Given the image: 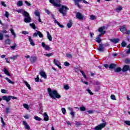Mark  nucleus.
Wrapping results in <instances>:
<instances>
[{
  "instance_id": "obj_1",
  "label": "nucleus",
  "mask_w": 130,
  "mask_h": 130,
  "mask_svg": "<svg viewBox=\"0 0 130 130\" xmlns=\"http://www.w3.org/2000/svg\"><path fill=\"white\" fill-rule=\"evenodd\" d=\"M47 90L48 93L50 97H51L52 99H56V98L57 99H59V98H60V95H59L58 93H57V91L56 90H52L50 88H48Z\"/></svg>"
},
{
  "instance_id": "obj_53",
  "label": "nucleus",
  "mask_w": 130,
  "mask_h": 130,
  "mask_svg": "<svg viewBox=\"0 0 130 130\" xmlns=\"http://www.w3.org/2000/svg\"><path fill=\"white\" fill-rule=\"evenodd\" d=\"M124 123H125V124H127V125H130V121H124Z\"/></svg>"
},
{
  "instance_id": "obj_6",
  "label": "nucleus",
  "mask_w": 130,
  "mask_h": 130,
  "mask_svg": "<svg viewBox=\"0 0 130 130\" xmlns=\"http://www.w3.org/2000/svg\"><path fill=\"white\" fill-rule=\"evenodd\" d=\"M42 47L45 48L46 50L49 51L51 50V48L49 47V46H48V45H46V44H45V43L44 42L42 43Z\"/></svg>"
},
{
  "instance_id": "obj_18",
  "label": "nucleus",
  "mask_w": 130,
  "mask_h": 130,
  "mask_svg": "<svg viewBox=\"0 0 130 130\" xmlns=\"http://www.w3.org/2000/svg\"><path fill=\"white\" fill-rule=\"evenodd\" d=\"M40 75L41 76V77H42L44 79H47V77L46 76V74H45V72H44L43 71H41L40 73Z\"/></svg>"
},
{
  "instance_id": "obj_12",
  "label": "nucleus",
  "mask_w": 130,
  "mask_h": 130,
  "mask_svg": "<svg viewBox=\"0 0 130 130\" xmlns=\"http://www.w3.org/2000/svg\"><path fill=\"white\" fill-rule=\"evenodd\" d=\"M2 99L3 100L6 101V102H9V101H10V95H8V96L4 95L2 96Z\"/></svg>"
},
{
  "instance_id": "obj_25",
  "label": "nucleus",
  "mask_w": 130,
  "mask_h": 130,
  "mask_svg": "<svg viewBox=\"0 0 130 130\" xmlns=\"http://www.w3.org/2000/svg\"><path fill=\"white\" fill-rule=\"evenodd\" d=\"M122 7H121V6H118L117 8L116 9V12H117V13H119L120 11H122Z\"/></svg>"
},
{
  "instance_id": "obj_43",
  "label": "nucleus",
  "mask_w": 130,
  "mask_h": 130,
  "mask_svg": "<svg viewBox=\"0 0 130 130\" xmlns=\"http://www.w3.org/2000/svg\"><path fill=\"white\" fill-rule=\"evenodd\" d=\"M111 99L112 100H116V98H115V95L114 94H111Z\"/></svg>"
},
{
  "instance_id": "obj_15",
  "label": "nucleus",
  "mask_w": 130,
  "mask_h": 130,
  "mask_svg": "<svg viewBox=\"0 0 130 130\" xmlns=\"http://www.w3.org/2000/svg\"><path fill=\"white\" fill-rule=\"evenodd\" d=\"M22 122H23V125L25 126V129L29 130L30 126H29V125H28V124L27 123V122H26V121H23Z\"/></svg>"
},
{
  "instance_id": "obj_20",
  "label": "nucleus",
  "mask_w": 130,
  "mask_h": 130,
  "mask_svg": "<svg viewBox=\"0 0 130 130\" xmlns=\"http://www.w3.org/2000/svg\"><path fill=\"white\" fill-rule=\"evenodd\" d=\"M44 119L45 121H48L49 119H48V115L46 113H45L44 114Z\"/></svg>"
},
{
  "instance_id": "obj_46",
  "label": "nucleus",
  "mask_w": 130,
  "mask_h": 130,
  "mask_svg": "<svg viewBox=\"0 0 130 130\" xmlns=\"http://www.w3.org/2000/svg\"><path fill=\"white\" fill-rule=\"evenodd\" d=\"M70 114H71V115H72V118H74V117H75V112H74V111L72 112H71Z\"/></svg>"
},
{
  "instance_id": "obj_30",
  "label": "nucleus",
  "mask_w": 130,
  "mask_h": 130,
  "mask_svg": "<svg viewBox=\"0 0 130 130\" xmlns=\"http://www.w3.org/2000/svg\"><path fill=\"white\" fill-rule=\"evenodd\" d=\"M16 46H17V44H14V45L13 46H10V48H11V49H12V50H15Z\"/></svg>"
},
{
  "instance_id": "obj_17",
  "label": "nucleus",
  "mask_w": 130,
  "mask_h": 130,
  "mask_svg": "<svg viewBox=\"0 0 130 130\" xmlns=\"http://www.w3.org/2000/svg\"><path fill=\"white\" fill-rule=\"evenodd\" d=\"M110 41H111V42H113V43H118V42L119 41V39H111L110 40Z\"/></svg>"
},
{
  "instance_id": "obj_60",
  "label": "nucleus",
  "mask_w": 130,
  "mask_h": 130,
  "mask_svg": "<svg viewBox=\"0 0 130 130\" xmlns=\"http://www.w3.org/2000/svg\"><path fill=\"white\" fill-rule=\"evenodd\" d=\"M125 62L126 63H130V59H126L125 60Z\"/></svg>"
},
{
  "instance_id": "obj_11",
  "label": "nucleus",
  "mask_w": 130,
  "mask_h": 130,
  "mask_svg": "<svg viewBox=\"0 0 130 130\" xmlns=\"http://www.w3.org/2000/svg\"><path fill=\"white\" fill-rule=\"evenodd\" d=\"M128 70H129V66H128V65H125L123 67V68L122 69V71L123 73H124L125 72H127V71H128Z\"/></svg>"
},
{
  "instance_id": "obj_2",
  "label": "nucleus",
  "mask_w": 130,
  "mask_h": 130,
  "mask_svg": "<svg viewBox=\"0 0 130 130\" xmlns=\"http://www.w3.org/2000/svg\"><path fill=\"white\" fill-rule=\"evenodd\" d=\"M23 16L25 17L24 21L25 23H30L31 22V17H30V14L28 13L26 11H24L23 13H22Z\"/></svg>"
},
{
  "instance_id": "obj_26",
  "label": "nucleus",
  "mask_w": 130,
  "mask_h": 130,
  "mask_svg": "<svg viewBox=\"0 0 130 130\" xmlns=\"http://www.w3.org/2000/svg\"><path fill=\"white\" fill-rule=\"evenodd\" d=\"M121 71H122V69L120 67H118L114 70V72L115 73H119Z\"/></svg>"
},
{
  "instance_id": "obj_13",
  "label": "nucleus",
  "mask_w": 130,
  "mask_h": 130,
  "mask_svg": "<svg viewBox=\"0 0 130 130\" xmlns=\"http://www.w3.org/2000/svg\"><path fill=\"white\" fill-rule=\"evenodd\" d=\"M54 63H55V64L57 66V67H58L59 69H61V66H60V62H59V61L56 60L55 59H54Z\"/></svg>"
},
{
  "instance_id": "obj_50",
  "label": "nucleus",
  "mask_w": 130,
  "mask_h": 130,
  "mask_svg": "<svg viewBox=\"0 0 130 130\" xmlns=\"http://www.w3.org/2000/svg\"><path fill=\"white\" fill-rule=\"evenodd\" d=\"M64 89H65V90H69V89H70V86L68 85H65L64 86Z\"/></svg>"
},
{
  "instance_id": "obj_39",
  "label": "nucleus",
  "mask_w": 130,
  "mask_h": 130,
  "mask_svg": "<svg viewBox=\"0 0 130 130\" xmlns=\"http://www.w3.org/2000/svg\"><path fill=\"white\" fill-rule=\"evenodd\" d=\"M38 35L40 37V38H43V34L41 33L40 31H38Z\"/></svg>"
},
{
  "instance_id": "obj_63",
  "label": "nucleus",
  "mask_w": 130,
  "mask_h": 130,
  "mask_svg": "<svg viewBox=\"0 0 130 130\" xmlns=\"http://www.w3.org/2000/svg\"><path fill=\"white\" fill-rule=\"evenodd\" d=\"M125 34H126L127 35H129V34H130V30H127V29H126V32L125 33Z\"/></svg>"
},
{
  "instance_id": "obj_61",
  "label": "nucleus",
  "mask_w": 130,
  "mask_h": 130,
  "mask_svg": "<svg viewBox=\"0 0 130 130\" xmlns=\"http://www.w3.org/2000/svg\"><path fill=\"white\" fill-rule=\"evenodd\" d=\"M95 85H97V86H99L100 85V82L98 81H96L94 83Z\"/></svg>"
},
{
  "instance_id": "obj_64",
  "label": "nucleus",
  "mask_w": 130,
  "mask_h": 130,
  "mask_svg": "<svg viewBox=\"0 0 130 130\" xmlns=\"http://www.w3.org/2000/svg\"><path fill=\"white\" fill-rule=\"evenodd\" d=\"M129 49H128V50L126 51V54H129V53H130V47H129Z\"/></svg>"
},
{
  "instance_id": "obj_41",
  "label": "nucleus",
  "mask_w": 130,
  "mask_h": 130,
  "mask_svg": "<svg viewBox=\"0 0 130 130\" xmlns=\"http://www.w3.org/2000/svg\"><path fill=\"white\" fill-rule=\"evenodd\" d=\"M35 15L37 16V17H40V13H39V12L37 11H36L35 12Z\"/></svg>"
},
{
  "instance_id": "obj_21",
  "label": "nucleus",
  "mask_w": 130,
  "mask_h": 130,
  "mask_svg": "<svg viewBox=\"0 0 130 130\" xmlns=\"http://www.w3.org/2000/svg\"><path fill=\"white\" fill-rule=\"evenodd\" d=\"M47 34L48 39L49 41H51L52 40V37H51V35H50V34L48 31H47Z\"/></svg>"
},
{
  "instance_id": "obj_35",
  "label": "nucleus",
  "mask_w": 130,
  "mask_h": 130,
  "mask_svg": "<svg viewBox=\"0 0 130 130\" xmlns=\"http://www.w3.org/2000/svg\"><path fill=\"white\" fill-rule=\"evenodd\" d=\"M5 43L6 44H11V40L7 39L5 40Z\"/></svg>"
},
{
  "instance_id": "obj_8",
  "label": "nucleus",
  "mask_w": 130,
  "mask_h": 130,
  "mask_svg": "<svg viewBox=\"0 0 130 130\" xmlns=\"http://www.w3.org/2000/svg\"><path fill=\"white\" fill-rule=\"evenodd\" d=\"M104 45L100 44L99 47L97 48L98 50L100 52H103L104 51Z\"/></svg>"
},
{
  "instance_id": "obj_32",
  "label": "nucleus",
  "mask_w": 130,
  "mask_h": 130,
  "mask_svg": "<svg viewBox=\"0 0 130 130\" xmlns=\"http://www.w3.org/2000/svg\"><path fill=\"white\" fill-rule=\"evenodd\" d=\"M24 83L25 84L26 87H27V88L29 89V90H31V87H30L29 83H28V82L26 81H24Z\"/></svg>"
},
{
  "instance_id": "obj_52",
  "label": "nucleus",
  "mask_w": 130,
  "mask_h": 130,
  "mask_svg": "<svg viewBox=\"0 0 130 130\" xmlns=\"http://www.w3.org/2000/svg\"><path fill=\"white\" fill-rule=\"evenodd\" d=\"M90 19L91 20H95V19H96V16H95V15H91L90 16Z\"/></svg>"
},
{
  "instance_id": "obj_38",
  "label": "nucleus",
  "mask_w": 130,
  "mask_h": 130,
  "mask_svg": "<svg viewBox=\"0 0 130 130\" xmlns=\"http://www.w3.org/2000/svg\"><path fill=\"white\" fill-rule=\"evenodd\" d=\"M30 27H31V28H32V29H34L35 30V29H36V26H35V24L34 23H30L29 24Z\"/></svg>"
},
{
  "instance_id": "obj_4",
  "label": "nucleus",
  "mask_w": 130,
  "mask_h": 130,
  "mask_svg": "<svg viewBox=\"0 0 130 130\" xmlns=\"http://www.w3.org/2000/svg\"><path fill=\"white\" fill-rule=\"evenodd\" d=\"M69 10L68 7L65 6H62L61 8L59 9V11L61 14H62L63 16H64L67 14V10Z\"/></svg>"
},
{
  "instance_id": "obj_29",
  "label": "nucleus",
  "mask_w": 130,
  "mask_h": 130,
  "mask_svg": "<svg viewBox=\"0 0 130 130\" xmlns=\"http://www.w3.org/2000/svg\"><path fill=\"white\" fill-rule=\"evenodd\" d=\"M5 79L9 83V84H15L14 82L12 81L10 79H9L8 77H6Z\"/></svg>"
},
{
  "instance_id": "obj_51",
  "label": "nucleus",
  "mask_w": 130,
  "mask_h": 130,
  "mask_svg": "<svg viewBox=\"0 0 130 130\" xmlns=\"http://www.w3.org/2000/svg\"><path fill=\"white\" fill-rule=\"evenodd\" d=\"M103 30H104V27H100V28H99V32H103Z\"/></svg>"
},
{
  "instance_id": "obj_59",
  "label": "nucleus",
  "mask_w": 130,
  "mask_h": 130,
  "mask_svg": "<svg viewBox=\"0 0 130 130\" xmlns=\"http://www.w3.org/2000/svg\"><path fill=\"white\" fill-rule=\"evenodd\" d=\"M24 3L26 4V6H28V7H30L31 6V4L29 3L27 1H25Z\"/></svg>"
},
{
  "instance_id": "obj_54",
  "label": "nucleus",
  "mask_w": 130,
  "mask_h": 130,
  "mask_svg": "<svg viewBox=\"0 0 130 130\" xmlns=\"http://www.w3.org/2000/svg\"><path fill=\"white\" fill-rule=\"evenodd\" d=\"M64 66H65V67H69V66H70V63H69L68 61H66L64 63Z\"/></svg>"
},
{
  "instance_id": "obj_42",
  "label": "nucleus",
  "mask_w": 130,
  "mask_h": 130,
  "mask_svg": "<svg viewBox=\"0 0 130 130\" xmlns=\"http://www.w3.org/2000/svg\"><path fill=\"white\" fill-rule=\"evenodd\" d=\"M122 47H125L126 46V43L124 41H123L121 43Z\"/></svg>"
},
{
  "instance_id": "obj_58",
  "label": "nucleus",
  "mask_w": 130,
  "mask_h": 130,
  "mask_svg": "<svg viewBox=\"0 0 130 130\" xmlns=\"http://www.w3.org/2000/svg\"><path fill=\"white\" fill-rule=\"evenodd\" d=\"M9 16H10V14H9V13L8 12V11H6V13H5V17L6 18H9Z\"/></svg>"
},
{
  "instance_id": "obj_24",
  "label": "nucleus",
  "mask_w": 130,
  "mask_h": 130,
  "mask_svg": "<svg viewBox=\"0 0 130 130\" xmlns=\"http://www.w3.org/2000/svg\"><path fill=\"white\" fill-rule=\"evenodd\" d=\"M17 5L18 7H22L23 6V1H18L17 3Z\"/></svg>"
},
{
  "instance_id": "obj_5",
  "label": "nucleus",
  "mask_w": 130,
  "mask_h": 130,
  "mask_svg": "<svg viewBox=\"0 0 130 130\" xmlns=\"http://www.w3.org/2000/svg\"><path fill=\"white\" fill-rule=\"evenodd\" d=\"M105 125H106V123H103L100 124V125L96 126L94 129V130H101L103 127H105Z\"/></svg>"
},
{
  "instance_id": "obj_31",
  "label": "nucleus",
  "mask_w": 130,
  "mask_h": 130,
  "mask_svg": "<svg viewBox=\"0 0 130 130\" xmlns=\"http://www.w3.org/2000/svg\"><path fill=\"white\" fill-rule=\"evenodd\" d=\"M53 55V53H49L44 54L45 56H47L48 57H50V56H52Z\"/></svg>"
},
{
  "instance_id": "obj_40",
  "label": "nucleus",
  "mask_w": 130,
  "mask_h": 130,
  "mask_svg": "<svg viewBox=\"0 0 130 130\" xmlns=\"http://www.w3.org/2000/svg\"><path fill=\"white\" fill-rule=\"evenodd\" d=\"M1 92L3 93V94H7V93H8V91L6 89H1Z\"/></svg>"
},
{
  "instance_id": "obj_14",
  "label": "nucleus",
  "mask_w": 130,
  "mask_h": 130,
  "mask_svg": "<svg viewBox=\"0 0 130 130\" xmlns=\"http://www.w3.org/2000/svg\"><path fill=\"white\" fill-rule=\"evenodd\" d=\"M28 41L30 42V45H32V46H35V43H34V41L32 40L31 36H28Z\"/></svg>"
},
{
  "instance_id": "obj_27",
  "label": "nucleus",
  "mask_w": 130,
  "mask_h": 130,
  "mask_svg": "<svg viewBox=\"0 0 130 130\" xmlns=\"http://www.w3.org/2000/svg\"><path fill=\"white\" fill-rule=\"evenodd\" d=\"M18 57H19V55H16L10 57V59H13V60H15V59H16L17 58H18Z\"/></svg>"
},
{
  "instance_id": "obj_34",
  "label": "nucleus",
  "mask_w": 130,
  "mask_h": 130,
  "mask_svg": "<svg viewBox=\"0 0 130 130\" xmlns=\"http://www.w3.org/2000/svg\"><path fill=\"white\" fill-rule=\"evenodd\" d=\"M23 107L24 108H25V109H27V110H29V106L27 104H23Z\"/></svg>"
},
{
  "instance_id": "obj_62",
  "label": "nucleus",
  "mask_w": 130,
  "mask_h": 130,
  "mask_svg": "<svg viewBox=\"0 0 130 130\" xmlns=\"http://www.w3.org/2000/svg\"><path fill=\"white\" fill-rule=\"evenodd\" d=\"M67 57H68L69 58H72V54H67Z\"/></svg>"
},
{
  "instance_id": "obj_28",
  "label": "nucleus",
  "mask_w": 130,
  "mask_h": 130,
  "mask_svg": "<svg viewBox=\"0 0 130 130\" xmlns=\"http://www.w3.org/2000/svg\"><path fill=\"white\" fill-rule=\"evenodd\" d=\"M115 67H116V64H115L114 63H111L109 65V68L112 69H114V68H115Z\"/></svg>"
},
{
  "instance_id": "obj_16",
  "label": "nucleus",
  "mask_w": 130,
  "mask_h": 130,
  "mask_svg": "<svg viewBox=\"0 0 130 130\" xmlns=\"http://www.w3.org/2000/svg\"><path fill=\"white\" fill-rule=\"evenodd\" d=\"M82 0H74L75 6H77L78 8H81V6H80L79 3H80V2H82Z\"/></svg>"
},
{
  "instance_id": "obj_36",
  "label": "nucleus",
  "mask_w": 130,
  "mask_h": 130,
  "mask_svg": "<svg viewBox=\"0 0 130 130\" xmlns=\"http://www.w3.org/2000/svg\"><path fill=\"white\" fill-rule=\"evenodd\" d=\"M95 41L98 43H101V39L100 38H95Z\"/></svg>"
},
{
  "instance_id": "obj_3",
  "label": "nucleus",
  "mask_w": 130,
  "mask_h": 130,
  "mask_svg": "<svg viewBox=\"0 0 130 130\" xmlns=\"http://www.w3.org/2000/svg\"><path fill=\"white\" fill-rule=\"evenodd\" d=\"M49 2L54 7H57V8L60 7V0H49Z\"/></svg>"
},
{
  "instance_id": "obj_44",
  "label": "nucleus",
  "mask_w": 130,
  "mask_h": 130,
  "mask_svg": "<svg viewBox=\"0 0 130 130\" xmlns=\"http://www.w3.org/2000/svg\"><path fill=\"white\" fill-rule=\"evenodd\" d=\"M36 32H35L34 34H33V37H37V36H38V32L39 31L38 30H36Z\"/></svg>"
},
{
  "instance_id": "obj_55",
  "label": "nucleus",
  "mask_w": 130,
  "mask_h": 130,
  "mask_svg": "<svg viewBox=\"0 0 130 130\" xmlns=\"http://www.w3.org/2000/svg\"><path fill=\"white\" fill-rule=\"evenodd\" d=\"M22 34H24V35H27V34H29V32L27 31H22Z\"/></svg>"
},
{
  "instance_id": "obj_47",
  "label": "nucleus",
  "mask_w": 130,
  "mask_h": 130,
  "mask_svg": "<svg viewBox=\"0 0 130 130\" xmlns=\"http://www.w3.org/2000/svg\"><path fill=\"white\" fill-rule=\"evenodd\" d=\"M61 111H62V113H63V114H66V113L67 112V110H66V109L62 108L61 109Z\"/></svg>"
},
{
  "instance_id": "obj_7",
  "label": "nucleus",
  "mask_w": 130,
  "mask_h": 130,
  "mask_svg": "<svg viewBox=\"0 0 130 130\" xmlns=\"http://www.w3.org/2000/svg\"><path fill=\"white\" fill-rule=\"evenodd\" d=\"M76 18L77 19H78V20L82 21V20H83L84 19V16H83L80 12H77L76 13Z\"/></svg>"
},
{
  "instance_id": "obj_10",
  "label": "nucleus",
  "mask_w": 130,
  "mask_h": 130,
  "mask_svg": "<svg viewBox=\"0 0 130 130\" xmlns=\"http://www.w3.org/2000/svg\"><path fill=\"white\" fill-rule=\"evenodd\" d=\"M120 31H121L122 33H123V34H125V33H126V27H125V26H120Z\"/></svg>"
},
{
  "instance_id": "obj_22",
  "label": "nucleus",
  "mask_w": 130,
  "mask_h": 130,
  "mask_svg": "<svg viewBox=\"0 0 130 130\" xmlns=\"http://www.w3.org/2000/svg\"><path fill=\"white\" fill-rule=\"evenodd\" d=\"M1 122L2 123V127H5L6 126V123H5V121H4V118L3 117H1Z\"/></svg>"
},
{
  "instance_id": "obj_19",
  "label": "nucleus",
  "mask_w": 130,
  "mask_h": 130,
  "mask_svg": "<svg viewBox=\"0 0 130 130\" xmlns=\"http://www.w3.org/2000/svg\"><path fill=\"white\" fill-rule=\"evenodd\" d=\"M3 72H4V74L7 75V76H9V77L11 76V74H10V73H9V71L7 68H5Z\"/></svg>"
},
{
  "instance_id": "obj_48",
  "label": "nucleus",
  "mask_w": 130,
  "mask_h": 130,
  "mask_svg": "<svg viewBox=\"0 0 130 130\" xmlns=\"http://www.w3.org/2000/svg\"><path fill=\"white\" fill-rule=\"evenodd\" d=\"M86 91L90 94V95H94V93L91 91V90L87 89Z\"/></svg>"
},
{
  "instance_id": "obj_56",
  "label": "nucleus",
  "mask_w": 130,
  "mask_h": 130,
  "mask_svg": "<svg viewBox=\"0 0 130 130\" xmlns=\"http://www.w3.org/2000/svg\"><path fill=\"white\" fill-rule=\"evenodd\" d=\"M10 108H6V113L7 114L8 113H10Z\"/></svg>"
},
{
  "instance_id": "obj_45",
  "label": "nucleus",
  "mask_w": 130,
  "mask_h": 130,
  "mask_svg": "<svg viewBox=\"0 0 130 130\" xmlns=\"http://www.w3.org/2000/svg\"><path fill=\"white\" fill-rule=\"evenodd\" d=\"M80 109L81 111H86V108L85 107H81Z\"/></svg>"
},
{
  "instance_id": "obj_49",
  "label": "nucleus",
  "mask_w": 130,
  "mask_h": 130,
  "mask_svg": "<svg viewBox=\"0 0 130 130\" xmlns=\"http://www.w3.org/2000/svg\"><path fill=\"white\" fill-rule=\"evenodd\" d=\"M4 39V34L3 33H0V40H3Z\"/></svg>"
},
{
  "instance_id": "obj_33",
  "label": "nucleus",
  "mask_w": 130,
  "mask_h": 130,
  "mask_svg": "<svg viewBox=\"0 0 130 130\" xmlns=\"http://www.w3.org/2000/svg\"><path fill=\"white\" fill-rule=\"evenodd\" d=\"M35 119H36V120H38V121H40V120H41V118L37 116H34Z\"/></svg>"
},
{
  "instance_id": "obj_9",
  "label": "nucleus",
  "mask_w": 130,
  "mask_h": 130,
  "mask_svg": "<svg viewBox=\"0 0 130 130\" xmlns=\"http://www.w3.org/2000/svg\"><path fill=\"white\" fill-rule=\"evenodd\" d=\"M29 59L31 63H34V62H36V61H37V57L32 56L30 57Z\"/></svg>"
},
{
  "instance_id": "obj_23",
  "label": "nucleus",
  "mask_w": 130,
  "mask_h": 130,
  "mask_svg": "<svg viewBox=\"0 0 130 130\" xmlns=\"http://www.w3.org/2000/svg\"><path fill=\"white\" fill-rule=\"evenodd\" d=\"M72 26H73V23H72V20H70L67 24V27L68 28H71Z\"/></svg>"
},
{
  "instance_id": "obj_37",
  "label": "nucleus",
  "mask_w": 130,
  "mask_h": 130,
  "mask_svg": "<svg viewBox=\"0 0 130 130\" xmlns=\"http://www.w3.org/2000/svg\"><path fill=\"white\" fill-rule=\"evenodd\" d=\"M10 100L11 101V99L16 100L18 99V98L12 95H9Z\"/></svg>"
},
{
  "instance_id": "obj_57",
  "label": "nucleus",
  "mask_w": 130,
  "mask_h": 130,
  "mask_svg": "<svg viewBox=\"0 0 130 130\" xmlns=\"http://www.w3.org/2000/svg\"><path fill=\"white\" fill-rule=\"evenodd\" d=\"M81 122L79 121H75V125H81Z\"/></svg>"
}]
</instances>
